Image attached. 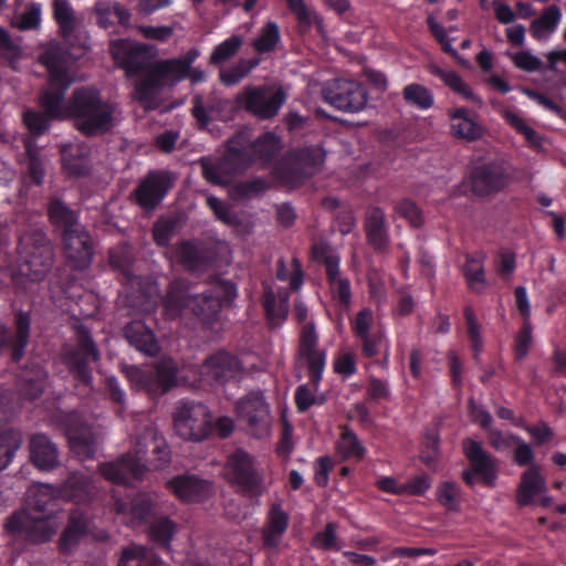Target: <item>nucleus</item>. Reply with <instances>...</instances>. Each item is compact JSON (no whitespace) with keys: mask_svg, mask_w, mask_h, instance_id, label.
Returning a JSON list of instances; mask_svg holds the SVG:
<instances>
[{"mask_svg":"<svg viewBox=\"0 0 566 566\" xmlns=\"http://www.w3.org/2000/svg\"><path fill=\"white\" fill-rule=\"evenodd\" d=\"M282 148V139L273 132L261 134L248 146L241 136H233L227 140L224 151L220 156H202L197 164L207 182L227 186L254 163L263 167L270 166Z\"/></svg>","mask_w":566,"mask_h":566,"instance_id":"1","label":"nucleus"},{"mask_svg":"<svg viewBox=\"0 0 566 566\" xmlns=\"http://www.w3.org/2000/svg\"><path fill=\"white\" fill-rule=\"evenodd\" d=\"M66 118L84 136L93 137L111 130L114 107L92 86L76 87L66 101Z\"/></svg>","mask_w":566,"mask_h":566,"instance_id":"2","label":"nucleus"},{"mask_svg":"<svg viewBox=\"0 0 566 566\" xmlns=\"http://www.w3.org/2000/svg\"><path fill=\"white\" fill-rule=\"evenodd\" d=\"M237 295L235 283L218 277L211 283L209 290L198 295L176 297L169 293L165 308L172 317L178 316L182 308H190L203 325L211 327L219 319L221 308L230 305Z\"/></svg>","mask_w":566,"mask_h":566,"instance_id":"3","label":"nucleus"},{"mask_svg":"<svg viewBox=\"0 0 566 566\" xmlns=\"http://www.w3.org/2000/svg\"><path fill=\"white\" fill-rule=\"evenodd\" d=\"M198 56L199 51L190 49L180 57L155 61L149 76L135 82L134 98L145 108H156L161 90L187 78L189 69Z\"/></svg>","mask_w":566,"mask_h":566,"instance_id":"4","label":"nucleus"},{"mask_svg":"<svg viewBox=\"0 0 566 566\" xmlns=\"http://www.w3.org/2000/svg\"><path fill=\"white\" fill-rule=\"evenodd\" d=\"M224 475L238 494L250 500L261 497L269 488L256 458L243 449H235L227 457Z\"/></svg>","mask_w":566,"mask_h":566,"instance_id":"5","label":"nucleus"},{"mask_svg":"<svg viewBox=\"0 0 566 566\" xmlns=\"http://www.w3.org/2000/svg\"><path fill=\"white\" fill-rule=\"evenodd\" d=\"M294 316L295 319L302 324L300 331L297 358L302 360L310 375L311 384L317 390L323 379V374L326 367L327 352L324 348H318L319 337L316 332L315 323L307 322L308 308L306 304L296 298L294 301Z\"/></svg>","mask_w":566,"mask_h":566,"instance_id":"6","label":"nucleus"},{"mask_svg":"<svg viewBox=\"0 0 566 566\" xmlns=\"http://www.w3.org/2000/svg\"><path fill=\"white\" fill-rule=\"evenodd\" d=\"M75 335L76 343L63 347L61 361L76 382L92 387V365L101 359V353L88 328L78 326Z\"/></svg>","mask_w":566,"mask_h":566,"instance_id":"7","label":"nucleus"},{"mask_svg":"<svg viewBox=\"0 0 566 566\" xmlns=\"http://www.w3.org/2000/svg\"><path fill=\"white\" fill-rule=\"evenodd\" d=\"M326 153L321 145L295 148L285 154L274 167L273 175L284 185H300L317 174Z\"/></svg>","mask_w":566,"mask_h":566,"instance_id":"8","label":"nucleus"},{"mask_svg":"<svg viewBox=\"0 0 566 566\" xmlns=\"http://www.w3.org/2000/svg\"><path fill=\"white\" fill-rule=\"evenodd\" d=\"M4 531L10 536L8 546L13 554H21L27 545L49 542L54 530L45 517H34L28 511L13 512L4 523Z\"/></svg>","mask_w":566,"mask_h":566,"instance_id":"9","label":"nucleus"},{"mask_svg":"<svg viewBox=\"0 0 566 566\" xmlns=\"http://www.w3.org/2000/svg\"><path fill=\"white\" fill-rule=\"evenodd\" d=\"M126 376L133 387L157 397L177 385L178 367L171 358H161L147 368L129 366Z\"/></svg>","mask_w":566,"mask_h":566,"instance_id":"10","label":"nucleus"},{"mask_svg":"<svg viewBox=\"0 0 566 566\" xmlns=\"http://www.w3.org/2000/svg\"><path fill=\"white\" fill-rule=\"evenodd\" d=\"M176 433L184 440L199 442L212 432L208 407L193 400H180L172 415Z\"/></svg>","mask_w":566,"mask_h":566,"instance_id":"11","label":"nucleus"},{"mask_svg":"<svg viewBox=\"0 0 566 566\" xmlns=\"http://www.w3.org/2000/svg\"><path fill=\"white\" fill-rule=\"evenodd\" d=\"M462 451L469 462V468L461 473L463 482L473 488L480 480L483 485L494 488L497 479L496 460L483 449L481 442L465 438Z\"/></svg>","mask_w":566,"mask_h":566,"instance_id":"12","label":"nucleus"},{"mask_svg":"<svg viewBox=\"0 0 566 566\" xmlns=\"http://www.w3.org/2000/svg\"><path fill=\"white\" fill-rule=\"evenodd\" d=\"M176 175L168 169H151L137 184L130 198L144 211H154L168 196Z\"/></svg>","mask_w":566,"mask_h":566,"instance_id":"13","label":"nucleus"},{"mask_svg":"<svg viewBox=\"0 0 566 566\" xmlns=\"http://www.w3.org/2000/svg\"><path fill=\"white\" fill-rule=\"evenodd\" d=\"M322 97L325 103L338 111L358 113L367 104L368 92L360 82L334 78L323 84Z\"/></svg>","mask_w":566,"mask_h":566,"instance_id":"14","label":"nucleus"},{"mask_svg":"<svg viewBox=\"0 0 566 566\" xmlns=\"http://www.w3.org/2000/svg\"><path fill=\"white\" fill-rule=\"evenodd\" d=\"M509 161L502 158L474 166L470 172V187L474 195L485 197L504 190L512 182Z\"/></svg>","mask_w":566,"mask_h":566,"instance_id":"15","label":"nucleus"},{"mask_svg":"<svg viewBox=\"0 0 566 566\" xmlns=\"http://www.w3.org/2000/svg\"><path fill=\"white\" fill-rule=\"evenodd\" d=\"M311 259L324 265L326 281L335 300L344 307H348L352 301L350 282L340 276V256L332 250L326 241L314 242L311 245Z\"/></svg>","mask_w":566,"mask_h":566,"instance_id":"16","label":"nucleus"},{"mask_svg":"<svg viewBox=\"0 0 566 566\" xmlns=\"http://www.w3.org/2000/svg\"><path fill=\"white\" fill-rule=\"evenodd\" d=\"M109 51L115 63L125 71L128 78L149 76L154 62L147 44L119 39L111 43Z\"/></svg>","mask_w":566,"mask_h":566,"instance_id":"17","label":"nucleus"},{"mask_svg":"<svg viewBox=\"0 0 566 566\" xmlns=\"http://www.w3.org/2000/svg\"><path fill=\"white\" fill-rule=\"evenodd\" d=\"M19 252L33 281H41L53 265V247L43 233L21 238Z\"/></svg>","mask_w":566,"mask_h":566,"instance_id":"18","label":"nucleus"},{"mask_svg":"<svg viewBox=\"0 0 566 566\" xmlns=\"http://www.w3.org/2000/svg\"><path fill=\"white\" fill-rule=\"evenodd\" d=\"M238 420L254 438L261 439L269 433L270 407L260 391H253L241 398L235 405Z\"/></svg>","mask_w":566,"mask_h":566,"instance_id":"19","label":"nucleus"},{"mask_svg":"<svg viewBox=\"0 0 566 566\" xmlns=\"http://www.w3.org/2000/svg\"><path fill=\"white\" fill-rule=\"evenodd\" d=\"M31 336V315L19 310L14 313V334L0 324V356L8 353L13 364H19L25 354Z\"/></svg>","mask_w":566,"mask_h":566,"instance_id":"20","label":"nucleus"},{"mask_svg":"<svg viewBox=\"0 0 566 566\" xmlns=\"http://www.w3.org/2000/svg\"><path fill=\"white\" fill-rule=\"evenodd\" d=\"M65 436L74 453L82 459H92L96 452V442L91 428L75 412H64L60 416Z\"/></svg>","mask_w":566,"mask_h":566,"instance_id":"21","label":"nucleus"},{"mask_svg":"<svg viewBox=\"0 0 566 566\" xmlns=\"http://www.w3.org/2000/svg\"><path fill=\"white\" fill-rule=\"evenodd\" d=\"M147 470L138 452H127L115 461L99 464L102 475L114 484L126 485L133 480H140Z\"/></svg>","mask_w":566,"mask_h":566,"instance_id":"22","label":"nucleus"},{"mask_svg":"<svg viewBox=\"0 0 566 566\" xmlns=\"http://www.w3.org/2000/svg\"><path fill=\"white\" fill-rule=\"evenodd\" d=\"M237 104L262 118L275 116L285 102V94L279 90L268 95L263 90L248 87L235 97Z\"/></svg>","mask_w":566,"mask_h":566,"instance_id":"23","label":"nucleus"},{"mask_svg":"<svg viewBox=\"0 0 566 566\" xmlns=\"http://www.w3.org/2000/svg\"><path fill=\"white\" fill-rule=\"evenodd\" d=\"M62 241L65 256L72 269L82 271L91 265L94 255L93 240L84 226L64 234Z\"/></svg>","mask_w":566,"mask_h":566,"instance_id":"24","label":"nucleus"},{"mask_svg":"<svg viewBox=\"0 0 566 566\" xmlns=\"http://www.w3.org/2000/svg\"><path fill=\"white\" fill-rule=\"evenodd\" d=\"M447 114L450 122V134L453 138L474 143L484 137L486 129L478 120L474 111L468 107H454L449 108Z\"/></svg>","mask_w":566,"mask_h":566,"instance_id":"25","label":"nucleus"},{"mask_svg":"<svg viewBox=\"0 0 566 566\" xmlns=\"http://www.w3.org/2000/svg\"><path fill=\"white\" fill-rule=\"evenodd\" d=\"M91 533V518L82 509L72 510L57 545L63 555L72 554Z\"/></svg>","mask_w":566,"mask_h":566,"instance_id":"26","label":"nucleus"},{"mask_svg":"<svg viewBox=\"0 0 566 566\" xmlns=\"http://www.w3.org/2000/svg\"><path fill=\"white\" fill-rule=\"evenodd\" d=\"M364 231L367 244L376 252L384 253L389 249V224L384 210L378 206H369L365 211Z\"/></svg>","mask_w":566,"mask_h":566,"instance_id":"27","label":"nucleus"},{"mask_svg":"<svg viewBox=\"0 0 566 566\" xmlns=\"http://www.w3.org/2000/svg\"><path fill=\"white\" fill-rule=\"evenodd\" d=\"M167 488L182 502L200 503L206 501L211 492V483L195 474H179L167 482Z\"/></svg>","mask_w":566,"mask_h":566,"instance_id":"28","label":"nucleus"},{"mask_svg":"<svg viewBox=\"0 0 566 566\" xmlns=\"http://www.w3.org/2000/svg\"><path fill=\"white\" fill-rule=\"evenodd\" d=\"M290 525V516L279 502L271 503L265 523L261 531L263 546L266 549H276Z\"/></svg>","mask_w":566,"mask_h":566,"instance_id":"29","label":"nucleus"},{"mask_svg":"<svg viewBox=\"0 0 566 566\" xmlns=\"http://www.w3.org/2000/svg\"><path fill=\"white\" fill-rule=\"evenodd\" d=\"M547 490L546 480L542 475L537 465H531L525 470L515 492V501L520 507L534 504L537 496L544 494Z\"/></svg>","mask_w":566,"mask_h":566,"instance_id":"30","label":"nucleus"},{"mask_svg":"<svg viewBox=\"0 0 566 566\" xmlns=\"http://www.w3.org/2000/svg\"><path fill=\"white\" fill-rule=\"evenodd\" d=\"M113 509L117 514L128 513L138 525L148 524L155 515L156 502L148 493H138L129 502L116 499Z\"/></svg>","mask_w":566,"mask_h":566,"instance_id":"31","label":"nucleus"},{"mask_svg":"<svg viewBox=\"0 0 566 566\" xmlns=\"http://www.w3.org/2000/svg\"><path fill=\"white\" fill-rule=\"evenodd\" d=\"M29 449L31 462L36 469L51 471L59 465V450L49 436L44 433L31 436Z\"/></svg>","mask_w":566,"mask_h":566,"instance_id":"32","label":"nucleus"},{"mask_svg":"<svg viewBox=\"0 0 566 566\" xmlns=\"http://www.w3.org/2000/svg\"><path fill=\"white\" fill-rule=\"evenodd\" d=\"M71 84L72 80H61L60 82L48 80L46 87L42 90L39 97V103L48 115L57 119L66 117L65 93Z\"/></svg>","mask_w":566,"mask_h":566,"instance_id":"33","label":"nucleus"},{"mask_svg":"<svg viewBox=\"0 0 566 566\" xmlns=\"http://www.w3.org/2000/svg\"><path fill=\"white\" fill-rule=\"evenodd\" d=\"M360 355L366 359H375L373 363L382 369L389 368L390 342L381 329L357 339Z\"/></svg>","mask_w":566,"mask_h":566,"instance_id":"34","label":"nucleus"},{"mask_svg":"<svg viewBox=\"0 0 566 566\" xmlns=\"http://www.w3.org/2000/svg\"><path fill=\"white\" fill-rule=\"evenodd\" d=\"M96 494V488L91 476L73 472L59 486V496L75 503H88Z\"/></svg>","mask_w":566,"mask_h":566,"instance_id":"35","label":"nucleus"},{"mask_svg":"<svg viewBox=\"0 0 566 566\" xmlns=\"http://www.w3.org/2000/svg\"><path fill=\"white\" fill-rule=\"evenodd\" d=\"M203 368L206 374L211 375L216 381L226 382L240 373L241 363L237 356L219 350L206 359Z\"/></svg>","mask_w":566,"mask_h":566,"instance_id":"36","label":"nucleus"},{"mask_svg":"<svg viewBox=\"0 0 566 566\" xmlns=\"http://www.w3.org/2000/svg\"><path fill=\"white\" fill-rule=\"evenodd\" d=\"M124 335L130 346L147 356H155L160 349L153 329L142 321L128 323Z\"/></svg>","mask_w":566,"mask_h":566,"instance_id":"37","label":"nucleus"},{"mask_svg":"<svg viewBox=\"0 0 566 566\" xmlns=\"http://www.w3.org/2000/svg\"><path fill=\"white\" fill-rule=\"evenodd\" d=\"M40 62L49 73L48 80H72L69 72V53L60 44L49 45L40 55Z\"/></svg>","mask_w":566,"mask_h":566,"instance_id":"38","label":"nucleus"},{"mask_svg":"<svg viewBox=\"0 0 566 566\" xmlns=\"http://www.w3.org/2000/svg\"><path fill=\"white\" fill-rule=\"evenodd\" d=\"M48 374L38 364L27 366L18 377L19 394L29 400L38 399L44 391Z\"/></svg>","mask_w":566,"mask_h":566,"instance_id":"39","label":"nucleus"},{"mask_svg":"<svg viewBox=\"0 0 566 566\" xmlns=\"http://www.w3.org/2000/svg\"><path fill=\"white\" fill-rule=\"evenodd\" d=\"M176 258L179 264L191 272L207 269L212 261L209 250L199 248L189 240L177 245Z\"/></svg>","mask_w":566,"mask_h":566,"instance_id":"40","label":"nucleus"},{"mask_svg":"<svg viewBox=\"0 0 566 566\" xmlns=\"http://www.w3.org/2000/svg\"><path fill=\"white\" fill-rule=\"evenodd\" d=\"M59 496V486L51 484H36L28 491V504L36 512L46 517L52 516L56 511V500Z\"/></svg>","mask_w":566,"mask_h":566,"instance_id":"41","label":"nucleus"},{"mask_svg":"<svg viewBox=\"0 0 566 566\" xmlns=\"http://www.w3.org/2000/svg\"><path fill=\"white\" fill-rule=\"evenodd\" d=\"M485 254L483 252H475L465 255V262L462 266V274L464 276L468 289L475 293L482 294L486 286L484 261Z\"/></svg>","mask_w":566,"mask_h":566,"instance_id":"42","label":"nucleus"},{"mask_svg":"<svg viewBox=\"0 0 566 566\" xmlns=\"http://www.w3.org/2000/svg\"><path fill=\"white\" fill-rule=\"evenodd\" d=\"M62 168L72 177H86L91 174L88 153L84 147L70 145L62 149Z\"/></svg>","mask_w":566,"mask_h":566,"instance_id":"43","label":"nucleus"},{"mask_svg":"<svg viewBox=\"0 0 566 566\" xmlns=\"http://www.w3.org/2000/svg\"><path fill=\"white\" fill-rule=\"evenodd\" d=\"M287 295L276 296L274 290L270 285H263L262 307L270 325L280 326L289 314Z\"/></svg>","mask_w":566,"mask_h":566,"instance_id":"44","label":"nucleus"},{"mask_svg":"<svg viewBox=\"0 0 566 566\" xmlns=\"http://www.w3.org/2000/svg\"><path fill=\"white\" fill-rule=\"evenodd\" d=\"M48 217L50 222L62 231V237L82 226L78 222V213L59 198L50 200Z\"/></svg>","mask_w":566,"mask_h":566,"instance_id":"45","label":"nucleus"},{"mask_svg":"<svg viewBox=\"0 0 566 566\" xmlns=\"http://www.w3.org/2000/svg\"><path fill=\"white\" fill-rule=\"evenodd\" d=\"M134 261L132 247L126 242L119 243L108 251L109 266L123 276L124 283L128 284L134 281Z\"/></svg>","mask_w":566,"mask_h":566,"instance_id":"46","label":"nucleus"},{"mask_svg":"<svg viewBox=\"0 0 566 566\" xmlns=\"http://www.w3.org/2000/svg\"><path fill=\"white\" fill-rule=\"evenodd\" d=\"M177 531L178 525L175 521L166 515H159L148 523L147 534L159 548L169 551Z\"/></svg>","mask_w":566,"mask_h":566,"instance_id":"47","label":"nucleus"},{"mask_svg":"<svg viewBox=\"0 0 566 566\" xmlns=\"http://www.w3.org/2000/svg\"><path fill=\"white\" fill-rule=\"evenodd\" d=\"M463 318L467 327V337L469 340L470 349L472 352V359L479 364L480 356L484 349V340L482 337V325L480 324L475 312L471 305L463 307Z\"/></svg>","mask_w":566,"mask_h":566,"instance_id":"48","label":"nucleus"},{"mask_svg":"<svg viewBox=\"0 0 566 566\" xmlns=\"http://www.w3.org/2000/svg\"><path fill=\"white\" fill-rule=\"evenodd\" d=\"M562 19V11L558 6L551 4L542 14L534 19L530 25V33L535 40H543L556 31Z\"/></svg>","mask_w":566,"mask_h":566,"instance_id":"49","label":"nucleus"},{"mask_svg":"<svg viewBox=\"0 0 566 566\" xmlns=\"http://www.w3.org/2000/svg\"><path fill=\"white\" fill-rule=\"evenodd\" d=\"M53 19L59 27V34L63 39H67L73 35L77 19L75 10L69 0H53Z\"/></svg>","mask_w":566,"mask_h":566,"instance_id":"50","label":"nucleus"},{"mask_svg":"<svg viewBox=\"0 0 566 566\" xmlns=\"http://www.w3.org/2000/svg\"><path fill=\"white\" fill-rule=\"evenodd\" d=\"M22 444V433L17 429L0 431V471L7 469Z\"/></svg>","mask_w":566,"mask_h":566,"instance_id":"51","label":"nucleus"},{"mask_svg":"<svg viewBox=\"0 0 566 566\" xmlns=\"http://www.w3.org/2000/svg\"><path fill=\"white\" fill-rule=\"evenodd\" d=\"M402 97L407 104L421 111H427L434 104L431 91L418 83L406 85L402 90Z\"/></svg>","mask_w":566,"mask_h":566,"instance_id":"52","label":"nucleus"},{"mask_svg":"<svg viewBox=\"0 0 566 566\" xmlns=\"http://www.w3.org/2000/svg\"><path fill=\"white\" fill-rule=\"evenodd\" d=\"M281 42V32L276 22L269 21L253 40L252 46L259 54L272 52Z\"/></svg>","mask_w":566,"mask_h":566,"instance_id":"53","label":"nucleus"},{"mask_svg":"<svg viewBox=\"0 0 566 566\" xmlns=\"http://www.w3.org/2000/svg\"><path fill=\"white\" fill-rule=\"evenodd\" d=\"M429 70L433 76L440 78L453 92L462 95L467 99H474L472 90L467 83L463 82L457 72L443 70L438 65H431Z\"/></svg>","mask_w":566,"mask_h":566,"instance_id":"54","label":"nucleus"},{"mask_svg":"<svg viewBox=\"0 0 566 566\" xmlns=\"http://www.w3.org/2000/svg\"><path fill=\"white\" fill-rule=\"evenodd\" d=\"M41 3L29 2L21 13L14 15L12 25L20 31L38 30L41 25Z\"/></svg>","mask_w":566,"mask_h":566,"instance_id":"55","label":"nucleus"},{"mask_svg":"<svg viewBox=\"0 0 566 566\" xmlns=\"http://www.w3.org/2000/svg\"><path fill=\"white\" fill-rule=\"evenodd\" d=\"M437 501L449 512H458L461 503V488L452 481H442L437 486Z\"/></svg>","mask_w":566,"mask_h":566,"instance_id":"56","label":"nucleus"},{"mask_svg":"<svg viewBox=\"0 0 566 566\" xmlns=\"http://www.w3.org/2000/svg\"><path fill=\"white\" fill-rule=\"evenodd\" d=\"M337 451L343 459L360 460L366 453V448L361 444L353 430L345 428L342 432L340 440L337 442Z\"/></svg>","mask_w":566,"mask_h":566,"instance_id":"57","label":"nucleus"},{"mask_svg":"<svg viewBox=\"0 0 566 566\" xmlns=\"http://www.w3.org/2000/svg\"><path fill=\"white\" fill-rule=\"evenodd\" d=\"M117 566H159V564L147 558L146 547L132 544L122 549Z\"/></svg>","mask_w":566,"mask_h":566,"instance_id":"58","label":"nucleus"},{"mask_svg":"<svg viewBox=\"0 0 566 566\" xmlns=\"http://www.w3.org/2000/svg\"><path fill=\"white\" fill-rule=\"evenodd\" d=\"M242 43V38L237 34L226 39L213 49L210 55V63L219 65L227 62L238 53Z\"/></svg>","mask_w":566,"mask_h":566,"instance_id":"59","label":"nucleus"},{"mask_svg":"<svg viewBox=\"0 0 566 566\" xmlns=\"http://www.w3.org/2000/svg\"><path fill=\"white\" fill-rule=\"evenodd\" d=\"M57 119L42 111L27 109L23 113V123L33 136H40L50 128L52 120Z\"/></svg>","mask_w":566,"mask_h":566,"instance_id":"60","label":"nucleus"},{"mask_svg":"<svg viewBox=\"0 0 566 566\" xmlns=\"http://www.w3.org/2000/svg\"><path fill=\"white\" fill-rule=\"evenodd\" d=\"M25 153L28 155V175L31 181L41 186L44 179L43 163L39 157V148L31 140L25 142Z\"/></svg>","mask_w":566,"mask_h":566,"instance_id":"61","label":"nucleus"},{"mask_svg":"<svg viewBox=\"0 0 566 566\" xmlns=\"http://www.w3.org/2000/svg\"><path fill=\"white\" fill-rule=\"evenodd\" d=\"M271 187V181L263 177H253L243 181H240L234 186V192L240 198H252L264 193Z\"/></svg>","mask_w":566,"mask_h":566,"instance_id":"62","label":"nucleus"},{"mask_svg":"<svg viewBox=\"0 0 566 566\" xmlns=\"http://www.w3.org/2000/svg\"><path fill=\"white\" fill-rule=\"evenodd\" d=\"M296 18L297 23L302 31L310 30L311 27H315L319 33H323L324 30V20L317 14L315 11H312L307 8L305 1L302 2L301 8L294 7L290 10Z\"/></svg>","mask_w":566,"mask_h":566,"instance_id":"63","label":"nucleus"},{"mask_svg":"<svg viewBox=\"0 0 566 566\" xmlns=\"http://www.w3.org/2000/svg\"><path fill=\"white\" fill-rule=\"evenodd\" d=\"M505 122L514 128L518 134L523 135L526 142L533 146L539 144V136L537 132L532 128L526 122L516 113L506 111L503 114Z\"/></svg>","mask_w":566,"mask_h":566,"instance_id":"64","label":"nucleus"}]
</instances>
